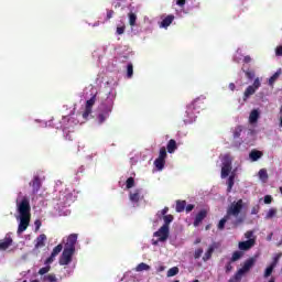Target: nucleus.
I'll return each mask as SVG.
<instances>
[{
  "instance_id": "1",
  "label": "nucleus",
  "mask_w": 282,
  "mask_h": 282,
  "mask_svg": "<svg viewBox=\"0 0 282 282\" xmlns=\"http://www.w3.org/2000/svg\"><path fill=\"white\" fill-rule=\"evenodd\" d=\"M241 210H243V199L240 198L237 202H232L227 208V214L219 220L218 230H224V228H226V223L230 220L231 217H235V220L232 221L235 228L241 226V224L246 221V217L241 216Z\"/></svg>"
},
{
  "instance_id": "2",
  "label": "nucleus",
  "mask_w": 282,
  "mask_h": 282,
  "mask_svg": "<svg viewBox=\"0 0 282 282\" xmlns=\"http://www.w3.org/2000/svg\"><path fill=\"white\" fill-rule=\"evenodd\" d=\"M32 206H30V198L24 196L18 204V213L20 215V224L18 227V235L25 232L30 226V219H32Z\"/></svg>"
},
{
  "instance_id": "3",
  "label": "nucleus",
  "mask_w": 282,
  "mask_h": 282,
  "mask_svg": "<svg viewBox=\"0 0 282 282\" xmlns=\"http://www.w3.org/2000/svg\"><path fill=\"white\" fill-rule=\"evenodd\" d=\"M205 100L206 97H198L191 105L187 106V109L185 111L187 116V122H193V120L197 118L196 113H199V109H204V107H206Z\"/></svg>"
},
{
  "instance_id": "4",
  "label": "nucleus",
  "mask_w": 282,
  "mask_h": 282,
  "mask_svg": "<svg viewBox=\"0 0 282 282\" xmlns=\"http://www.w3.org/2000/svg\"><path fill=\"white\" fill-rule=\"evenodd\" d=\"M223 166H221V177L226 178L230 175L232 171V156L230 154H225L221 159Z\"/></svg>"
},
{
  "instance_id": "5",
  "label": "nucleus",
  "mask_w": 282,
  "mask_h": 282,
  "mask_svg": "<svg viewBox=\"0 0 282 282\" xmlns=\"http://www.w3.org/2000/svg\"><path fill=\"white\" fill-rule=\"evenodd\" d=\"M261 87V79L259 77L254 78L253 84L248 86L243 93L242 100L243 102H248V98L250 96H254L257 94V90Z\"/></svg>"
},
{
  "instance_id": "6",
  "label": "nucleus",
  "mask_w": 282,
  "mask_h": 282,
  "mask_svg": "<svg viewBox=\"0 0 282 282\" xmlns=\"http://www.w3.org/2000/svg\"><path fill=\"white\" fill-rule=\"evenodd\" d=\"M73 249H66L64 248L63 253L59 258V265H69L72 263V257H74Z\"/></svg>"
},
{
  "instance_id": "7",
  "label": "nucleus",
  "mask_w": 282,
  "mask_h": 282,
  "mask_svg": "<svg viewBox=\"0 0 282 282\" xmlns=\"http://www.w3.org/2000/svg\"><path fill=\"white\" fill-rule=\"evenodd\" d=\"M281 257H282V253H276L273 257L271 264L264 271V279H268V276H270L272 274V272H274V269L276 268V265H279V261H280Z\"/></svg>"
},
{
  "instance_id": "8",
  "label": "nucleus",
  "mask_w": 282,
  "mask_h": 282,
  "mask_svg": "<svg viewBox=\"0 0 282 282\" xmlns=\"http://www.w3.org/2000/svg\"><path fill=\"white\" fill-rule=\"evenodd\" d=\"M257 263V259L254 258H249L248 260L245 261L242 268H240L237 273L243 276V274L250 272V269Z\"/></svg>"
},
{
  "instance_id": "9",
  "label": "nucleus",
  "mask_w": 282,
  "mask_h": 282,
  "mask_svg": "<svg viewBox=\"0 0 282 282\" xmlns=\"http://www.w3.org/2000/svg\"><path fill=\"white\" fill-rule=\"evenodd\" d=\"M170 229L166 226H162L158 231L154 232V237L159 238V241L164 242L169 239Z\"/></svg>"
},
{
  "instance_id": "10",
  "label": "nucleus",
  "mask_w": 282,
  "mask_h": 282,
  "mask_svg": "<svg viewBox=\"0 0 282 282\" xmlns=\"http://www.w3.org/2000/svg\"><path fill=\"white\" fill-rule=\"evenodd\" d=\"M94 105H96V95H93L91 98L86 101V108L83 112V118H85L86 120L87 118H89Z\"/></svg>"
},
{
  "instance_id": "11",
  "label": "nucleus",
  "mask_w": 282,
  "mask_h": 282,
  "mask_svg": "<svg viewBox=\"0 0 282 282\" xmlns=\"http://www.w3.org/2000/svg\"><path fill=\"white\" fill-rule=\"evenodd\" d=\"M78 241V235L70 234L65 243L66 249L76 251V242Z\"/></svg>"
},
{
  "instance_id": "12",
  "label": "nucleus",
  "mask_w": 282,
  "mask_h": 282,
  "mask_svg": "<svg viewBox=\"0 0 282 282\" xmlns=\"http://www.w3.org/2000/svg\"><path fill=\"white\" fill-rule=\"evenodd\" d=\"M256 245H257V238H253L246 241H240L238 243V248L239 250L247 251V250H250L251 248H254Z\"/></svg>"
},
{
  "instance_id": "13",
  "label": "nucleus",
  "mask_w": 282,
  "mask_h": 282,
  "mask_svg": "<svg viewBox=\"0 0 282 282\" xmlns=\"http://www.w3.org/2000/svg\"><path fill=\"white\" fill-rule=\"evenodd\" d=\"M207 216H208V212L206 209H202L200 212H198L193 223L194 227L197 228V226H199V224H202L205 217Z\"/></svg>"
},
{
  "instance_id": "14",
  "label": "nucleus",
  "mask_w": 282,
  "mask_h": 282,
  "mask_svg": "<svg viewBox=\"0 0 282 282\" xmlns=\"http://www.w3.org/2000/svg\"><path fill=\"white\" fill-rule=\"evenodd\" d=\"M30 186H32V188H33L32 189L33 195H36V193H39V191H41V186H42L41 177L34 176L30 183Z\"/></svg>"
},
{
  "instance_id": "15",
  "label": "nucleus",
  "mask_w": 282,
  "mask_h": 282,
  "mask_svg": "<svg viewBox=\"0 0 282 282\" xmlns=\"http://www.w3.org/2000/svg\"><path fill=\"white\" fill-rule=\"evenodd\" d=\"M45 241H47V236H45V234H41L36 238L35 250H39V248H45Z\"/></svg>"
},
{
  "instance_id": "16",
  "label": "nucleus",
  "mask_w": 282,
  "mask_h": 282,
  "mask_svg": "<svg viewBox=\"0 0 282 282\" xmlns=\"http://www.w3.org/2000/svg\"><path fill=\"white\" fill-rule=\"evenodd\" d=\"M111 112V107L106 108V110L104 112H100L97 116V120L99 122V124H102V122H105V120H107V118H109V113Z\"/></svg>"
},
{
  "instance_id": "17",
  "label": "nucleus",
  "mask_w": 282,
  "mask_h": 282,
  "mask_svg": "<svg viewBox=\"0 0 282 282\" xmlns=\"http://www.w3.org/2000/svg\"><path fill=\"white\" fill-rule=\"evenodd\" d=\"M10 246H12V239L10 237L0 240V250H8Z\"/></svg>"
},
{
  "instance_id": "18",
  "label": "nucleus",
  "mask_w": 282,
  "mask_h": 282,
  "mask_svg": "<svg viewBox=\"0 0 282 282\" xmlns=\"http://www.w3.org/2000/svg\"><path fill=\"white\" fill-rule=\"evenodd\" d=\"M213 252H215V246L210 245L203 256V261L206 263V261H210L213 259Z\"/></svg>"
},
{
  "instance_id": "19",
  "label": "nucleus",
  "mask_w": 282,
  "mask_h": 282,
  "mask_svg": "<svg viewBox=\"0 0 282 282\" xmlns=\"http://www.w3.org/2000/svg\"><path fill=\"white\" fill-rule=\"evenodd\" d=\"M166 149L167 153H173L174 151H177V141H175V139H171L167 142Z\"/></svg>"
},
{
  "instance_id": "20",
  "label": "nucleus",
  "mask_w": 282,
  "mask_h": 282,
  "mask_svg": "<svg viewBox=\"0 0 282 282\" xmlns=\"http://www.w3.org/2000/svg\"><path fill=\"white\" fill-rule=\"evenodd\" d=\"M262 155H263V152L259 150H252L249 154V158L250 160H252V162H257L258 160H260Z\"/></svg>"
},
{
  "instance_id": "21",
  "label": "nucleus",
  "mask_w": 282,
  "mask_h": 282,
  "mask_svg": "<svg viewBox=\"0 0 282 282\" xmlns=\"http://www.w3.org/2000/svg\"><path fill=\"white\" fill-rule=\"evenodd\" d=\"M282 69L279 68L270 78H269V85L272 87L276 80H279V76H281Z\"/></svg>"
},
{
  "instance_id": "22",
  "label": "nucleus",
  "mask_w": 282,
  "mask_h": 282,
  "mask_svg": "<svg viewBox=\"0 0 282 282\" xmlns=\"http://www.w3.org/2000/svg\"><path fill=\"white\" fill-rule=\"evenodd\" d=\"M175 20V15H167L165 19L161 22V28H169L171 23Z\"/></svg>"
},
{
  "instance_id": "23",
  "label": "nucleus",
  "mask_w": 282,
  "mask_h": 282,
  "mask_svg": "<svg viewBox=\"0 0 282 282\" xmlns=\"http://www.w3.org/2000/svg\"><path fill=\"white\" fill-rule=\"evenodd\" d=\"M259 120V110L254 109L250 112L249 122L250 124H254Z\"/></svg>"
},
{
  "instance_id": "24",
  "label": "nucleus",
  "mask_w": 282,
  "mask_h": 282,
  "mask_svg": "<svg viewBox=\"0 0 282 282\" xmlns=\"http://www.w3.org/2000/svg\"><path fill=\"white\" fill-rule=\"evenodd\" d=\"M186 210V200H176V213H184Z\"/></svg>"
},
{
  "instance_id": "25",
  "label": "nucleus",
  "mask_w": 282,
  "mask_h": 282,
  "mask_svg": "<svg viewBox=\"0 0 282 282\" xmlns=\"http://www.w3.org/2000/svg\"><path fill=\"white\" fill-rule=\"evenodd\" d=\"M232 186H235V174H231L227 180V193H231Z\"/></svg>"
},
{
  "instance_id": "26",
  "label": "nucleus",
  "mask_w": 282,
  "mask_h": 282,
  "mask_svg": "<svg viewBox=\"0 0 282 282\" xmlns=\"http://www.w3.org/2000/svg\"><path fill=\"white\" fill-rule=\"evenodd\" d=\"M166 164V160H164V159H155V161H154V166H156V169L159 170V171H162L163 169H164V165Z\"/></svg>"
},
{
  "instance_id": "27",
  "label": "nucleus",
  "mask_w": 282,
  "mask_h": 282,
  "mask_svg": "<svg viewBox=\"0 0 282 282\" xmlns=\"http://www.w3.org/2000/svg\"><path fill=\"white\" fill-rule=\"evenodd\" d=\"M246 78H248V80H254V77L257 76V73L254 72V69H250L248 68L247 70H243Z\"/></svg>"
},
{
  "instance_id": "28",
  "label": "nucleus",
  "mask_w": 282,
  "mask_h": 282,
  "mask_svg": "<svg viewBox=\"0 0 282 282\" xmlns=\"http://www.w3.org/2000/svg\"><path fill=\"white\" fill-rule=\"evenodd\" d=\"M144 270H151V267L144 262L139 263L135 268L137 272H144Z\"/></svg>"
},
{
  "instance_id": "29",
  "label": "nucleus",
  "mask_w": 282,
  "mask_h": 282,
  "mask_svg": "<svg viewBox=\"0 0 282 282\" xmlns=\"http://www.w3.org/2000/svg\"><path fill=\"white\" fill-rule=\"evenodd\" d=\"M261 182H268V170L261 169L258 173Z\"/></svg>"
},
{
  "instance_id": "30",
  "label": "nucleus",
  "mask_w": 282,
  "mask_h": 282,
  "mask_svg": "<svg viewBox=\"0 0 282 282\" xmlns=\"http://www.w3.org/2000/svg\"><path fill=\"white\" fill-rule=\"evenodd\" d=\"M173 219H175V217H173V215H171V214L163 216V220H164L163 226H166V228H169V226H171Z\"/></svg>"
},
{
  "instance_id": "31",
  "label": "nucleus",
  "mask_w": 282,
  "mask_h": 282,
  "mask_svg": "<svg viewBox=\"0 0 282 282\" xmlns=\"http://www.w3.org/2000/svg\"><path fill=\"white\" fill-rule=\"evenodd\" d=\"M128 17H129V24L131 25V28H134L135 21H138V15H135V13L133 12H130Z\"/></svg>"
},
{
  "instance_id": "32",
  "label": "nucleus",
  "mask_w": 282,
  "mask_h": 282,
  "mask_svg": "<svg viewBox=\"0 0 282 282\" xmlns=\"http://www.w3.org/2000/svg\"><path fill=\"white\" fill-rule=\"evenodd\" d=\"M61 252H63V246L59 243L56 247H54L51 254H52V257H58V254H61Z\"/></svg>"
},
{
  "instance_id": "33",
  "label": "nucleus",
  "mask_w": 282,
  "mask_h": 282,
  "mask_svg": "<svg viewBox=\"0 0 282 282\" xmlns=\"http://www.w3.org/2000/svg\"><path fill=\"white\" fill-rule=\"evenodd\" d=\"M176 274H180V268L173 267L167 270V276H176Z\"/></svg>"
},
{
  "instance_id": "34",
  "label": "nucleus",
  "mask_w": 282,
  "mask_h": 282,
  "mask_svg": "<svg viewBox=\"0 0 282 282\" xmlns=\"http://www.w3.org/2000/svg\"><path fill=\"white\" fill-rule=\"evenodd\" d=\"M276 217V208H270L265 215V219H272Z\"/></svg>"
},
{
  "instance_id": "35",
  "label": "nucleus",
  "mask_w": 282,
  "mask_h": 282,
  "mask_svg": "<svg viewBox=\"0 0 282 282\" xmlns=\"http://www.w3.org/2000/svg\"><path fill=\"white\" fill-rule=\"evenodd\" d=\"M241 257H242V253L240 251H235L231 256L230 261L235 263V261H239Z\"/></svg>"
},
{
  "instance_id": "36",
  "label": "nucleus",
  "mask_w": 282,
  "mask_h": 282,
  "mask_svg": "<svg viewBox=\"0 0 282 282\" xmlns=\"http://www.w3.org/2000/svg\"><path fill=\"white\" fill-rule=\"evenodd\" d=\"M241 131H243V127L238 126L234 130V138H241Z\"/></svg>"
},
{
  "instance_id": "37",
  "label": "nucleus",
  "mask_w": 282,
  "mask_h": 282,
  "mask_svg": "<svg viewBox=\"0 0 282 282\" xmlns=\"http://www.w3.org/2000/svg\"><path fill=\"white\" fill-rule=\"evenodd\" d=\"M130 202H140V193L139 192H134L130 194Z\"/></svg>"
},
{
  "instance_id": "38",
  "label": "nucleus",
  "mask_w": 282,
  "mask_h": 282,
  "mask_svg": "<svg viewBox=\"0 0 282 282\" xmlns=\"http://www.w3.org/2000/svg\"><path fill=\"white\" fill-rule=\"evenodd\" d=\"M127 76L128 78H133V64L129 63L127 66Z\"/></svg>"
},
{
  "instance_id": "39",
  "label": "nucleus",
  "mask_w": 282,
  "mask_h": 282,
  "mask_svg": "<svg viewBox=\"0 0 282 282\" xmlns=\"http://www.w3.org/2000/svg\"><path fill=\"white\" fill-rule=\"evenodd\" d=\"M133 186H135V180H133V177H129L126 181V188H133Z\"/></svg>"
},
{
  "instance_id": "40",
  "label": "nucleus",
  "mask_w": 282,
  "mask_h": 282,
  "mask_svg": "<svg viewBox=\"0 0 282 282\" xmlns=\"http://www.w3.org/2000/svg\"><path fill=\"white\" fill-rule=\"evenodd\" d=\"M243 275H241V274H239L238 273V271L235 273V275L231 278V279H229V281L228 282H241V278H242Z\"/></svg>"
},
{
  "instance_id": "41",
  "label": "nucleus",
  "mask_w": 282,
  "mask_h": 282,
  "mask_svg": "<svg viewBox=\"0 0 282 282\" xmlns=\"http://www.w3.org/2000/svg\"><path fill=\"white\" fill-rule=\"evenodd\" d=\"M166 148L162 147L159 152V159L160 160H166Z\"/></svg>"
},
{
  "instance_id": "42",
  "label": "nucleus",
  "mask_w": 282,
  "mask_h": 282,
  "mask_svg": "<svg viewBox=\"0 0 282 282\" xmlns=\"http://www.w3.org/2000/svg\"><path fill=\"white\" fill-rule=\"evenodd\" d=\"M202 254H204V249L203 248L196 249L194 252V259H200Z\"/></svg>"
},
{
  "instance_id": "43",
  "label": "nucleus",
  "mask_w": 282,
  "mask_h": 282,
  "mask_svg": "<svg viewBox=\"0 0 282 282\" xmlns=\"http://www.w3.org/2000/svg\"><path fill=\"white\" fill-rule=\"evenodd\" d=\"M245 238L250 240V239H257V236H254V231L249 230L245 234Z\"/></svg>"
},
{
  "instance_id": "44",
  "label": "nucleus",
  "mask_w": 282,
  "mask_h": 282,
  "mask_svg": "<svg viewBox=\"0 0 282 282\" xmlns=\"http://www.w3.org/2000/svg\"><path fill=\"white\" fill-rule=\"evenodd\" d=\"M45 281H48V282H57L58 279H56V275L55 274H48L45 276Z\"/></svg>"
},
{
  "instance_id": "45",
  "label": "nucleus",
  "mask_w": 282,
  "mask_h": 282,
  "mask_svg": "<svg viewBox=\"0 0 282 282\" xmlns=\"http://www.w3.org/2000/svg\"><path fill=\"white\" fill-rule=\"evenodd\" d=\"M51 270V267L47 265V267H43L39 270V274L43 275V274H47V272H50Z\"/></svg>"
},
{
  "instance_id": "46",
  "label": "nucleus",
  "mask_w": 282,
  "mask_h": 282,
  "mask_svg": "<svg viewBox=\"0 0 282 282\" xmlns=\"http://www.w3.org/2000/svg\"><path fill=\"white\" fill-rule=\"evenodd\" d=\"M225 271H226L227 274L232 272V262H231V260L226 264Z\"/></svg>"
},
{
  "instance_id": "47",
  "label": "nucleus",
  "mask_w": 282,
  "mask_h": 282,
  "mask_svg": "<svg viewBox=\"0 0 282 282\" xmlns=\"http://www.w3.org/2000/svg\"><path fill=\"white\" fill-rule=\"evenodd\" d=\"M113 14H116L113 10H107L106 21L113 19Z\"/></svg>"
},
{
  "instance_id": "48",
  "label": "nucleus",
  "mask_w": 282,
  "mask_h": 282,
  "mask_svg": "<svg viewBox=\"0 0 282 282\" xmlns=\"http://www.w3.org/2000/svg\"><path fill=\"white\" fill-rule=\"evenodd\" d=\"M260 206L259 205H256L251 208V215H258L259 214V210H260Z\"/></svg>"
},
{
  "instance_id": "49",
  "label": "nucleus",
  "mask_w": 282,
  "mask_h": 282,
  "mask_svg": "<svg viewBox=\"0 0 282 282\" xmlns=\"http://www.w3.org/2000/svg\"><path fill=\"white\" fill-rule=\"evenodd\" d=\"M124 30H127V28L124 25L122 26H117V34L121 35L124 34Z\"/></svg>"
},
{
  "instance_id": "50",
  "label": "nucleus",
  "mask_w": 282,
  "mask_h": 282,
  "mask_svg": "<svg viewBox=\"0 0 282 282\" xmlns=\"http://www.w3.org/2000/svg\"><path fill=\"white\" fill-rule=\"evenodd\" d=\"M264 204H272V196L265 195L264 196Z\"/></svg>"
},
{
  "instance_id": "51",
  "label": "nucleus",
  "mask_w": 282,
  "mask_h": 282,
  "mask_svg": "<svg viewBox=\"0 0 282 282\" xmlns=\"http://www.w3.org/2000/svg\"><path fill=\"white\" fill-rule=\"evenodd\" d=\"M194 208H195V205H193V204L185 206L186 213H191L192 210H194Z\"/></svg>"
},
{
  "instance_id": "52",
  "label": "nucleus",
  "mask_w": 282,
  "mask_h": 282,
  "mask_svg": "<svg viewBox=\"0 0 282 282\" xmlns=\"http://www.w3.org/2000/svg\"><path fill=\"white\" fill-rule=\"evenodd\" d=\"M54 259H56V257H52V253H51V256L46 259L45 263L46 264L54 263Z\"/></svg>"
},
{
  "instance_id": "53",
  "label": "nucleus",
  "mask_w": 282,
  "mask_h": 282,
  "mask_svg": "<svg viewBox=\"0 0 282 282\" xmlns=\"http://www.w3.org/2000/svg\"><path fill=\"white\" fill-rule=\"evenodd\" d=\"M176 3L180 6V8H184V6H186V0H177Z\"/></svg>"
},
{
  "instance_id": "54",
  "label": "nucleus",
  "mask_w": 282,
  "mask_h": 282,
  "mask_svg": "<svg viewBox=\"0 0 282 282\" xmlns=\"http://www.w3.org/2000/svg\"><path fill=\"white\" fill-rule=\"evenodd\" d=\"M276 56H282V46H278L275 51Z\"/></svg>"
},
{
  "instance_id": "55",
  "label": "nucleus",
  "mask_w": 282,
  "mask_h": 282,
  "mask_svg": "<svg viewBox=\"0 0 282 282\" xmlns=\"http://www.w3.org/2000/svg\"><path fill=\"white\" fill-rule=\"evenodd\" d=\"M252 62V57H250V55H247V56H245V58H243V63H251Z\"/></svg>"
},
{
  "instance_id": "56",
  "label": "nucleus",
  "mask_w": 282,
  "mask_h": 282,
  "mask_svg": "<svg viewBox=\"0 0 282 282\" xmlns=\"http://www.w3.org/2000/svg\"><path fill=\"white\" fill-rule=\"evenodd\" d=\"M166 213H169V207H164L162 210H161V215L164 217L166 216Z\"/></svg>"
},
{
  "instance_id": "57",
  "label": "nucleus",
  "mask_w": 282,
  "mask_h": 282,
  "mask_svg": "<svg viewBox=\"0 0 282 282\" xmlns=\"http://www.w3.org/2000/svg\"><path fill=\"white\" fill-rule=\"evenodd\" d=\"M229 89L230 91H235V89H237V86L235 85V83L229 84Z\"/></svg>"
},
{
  "instance_id": "58",
  "label": "nucleus",
  "mask_w": 282,
  "mask_h": 282,
  "mask_svg": "<svg viewBox=\"0 0 282 282\" xmlns=\"http://www.w3.org/2000/svg\"><path fill=\"white\" fill-rule=\"evenodd\" d=\"M35 224H36V228L41 227V221L36 220Z\"/></svg>"
},
{
  "instance_id": "59",
  "label": "nucleus",
  "mask_w": 282,
  "mask_h": 282,
  "mask_svg": "<svg viewBox=\"0 0 282 282\" xmlns=\"http://www.w3.org/2000/svg\"><path fill=\"white\" fill-rule=\"evenodd\" d=\"M210 229V225H207L206 227H205V230H209Z\"/></svg>"
},
{
  "instance_id": "60",
  "label": "nucleus",
  "mask_w": 282,
  "mask_h": 282,
  "mask_svg": "<svg viewBox=\"0 0 282 282\" xmlns=\"http://www.w3.org/2000/svg\"><path fill=\"white\" fill-rule=\"evenodd\" d=\"M202 242V240L200 239H197L196 241H195V243H200Z\"/></svg>"
},
{
  "instance_id": "61",
  "label": "nucleus",
  "mask_w": 282,
  "mask_h": 282,
  "mask_svg": "<svg viewBox=\"0 0 282 282\" xmlns=\"http://www.w3.org/2000/svg\"><path fill=\"white\" fill-rule=\"evenodd\" d=\"M280 127H282V117L280 118Z\"/></svg>"
},
{
  "instance_id": "62",
  "label": "nucleus",
  "mask_w": 282,
  "mask_h": 282,
  "mask_svg": "<svg viewBox=\"0 0 282 282\" xmlns=\"http://www.w3.org/2000/svg\"><path fill=\"white\" fill-rule=\"evenodd\" d=\"M153 246H158V241H154V242H153Z\"/></svg>"
},
{
  "instance_id": "63",
  "label": "nucleus",
  "mask_w": 282,
  "mask_h": 282,
  "mask_svg": "<svg viewBox=\"0 0 282 282\" xmlns=\"http://www.w3.org/2000/svg\"><path fill=\"white\" fill-rule=\"evenodd\" d=\"M269 282H274V279H271Z\"/></svg>"
},
{
  "instance_id": "64",
  "label": "nucleus",
  "mask_w": 282,
  "mask_h": 282,
  "mask_svg": "<svg viewBox=\"0 0 282 282\" xmlns=\"http://www.w3.org/2000/svg\"><path fill=\"white\" fill-rule=\"evenodd\" d=\"M280 113H282V107L280 108Z\"/></svg>"
}]
</instances>
